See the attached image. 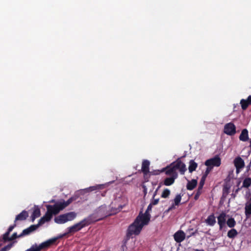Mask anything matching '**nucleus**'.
Returning a JSON list of instances; mask_svg holds the SVG:
<instances>
[{"label": "nucleus", "mask_w": 251, "mask_h": 251, "mask_svg": "<svg viewBox=\"0 0 251 251\" xmlns=\"http://www.w3.org/2000/svg\"><path fill=\"white\" fill-rule=\"evenodd\" d=\"M110 216L107 206L103 204L97 208L94 213L89 215L87 218L92 224Z\"/></svg>", "instance_id": "f257e3e1"}, {"label": "nucleus", "mask_w": 251, "mask_h": 251, "mask_svg": "<svg viewBox=\"0 0 251 251\" xmlns=\"http://www.w3.org/2000/svg\"><path fill=\"white\" fill-rule=\"evenodd\" d=\"M148 224L145 223L144 220L141 218V216H138L134 222L129 226L126 233L127 237L129 238L132 235L139 234L143 227Z\"/></svg>", "instance_id": "f03ea898"}, {"label": "nucleus", "mask_w": 251, "mask_h": 251, "mask_svg": "<svg viewBox=\"0 0 251 251\" xmlns=\"http://www.w3.org/2000/svg\"><path fill=\"white\" fill-rule=\"evenodd\" d=\"M74 200L73 197L69 199L67 201H59L52 205H47V210L49 211L52 215H57L61 210H62L68 206Z\"/></svg>", "instance_id": "7ed1b4c3"}, {"label": "nucleus", "mask_w": 251, "mask_h": 251, "mask_svg": "<svg viewBox=\"0 0 251 251\" xmlns=\"http://www.w3.org/2000/svg\"><path fill=\"white\" fill-rule=\"evenodd\" d=\"M91 223L89 221V220L87 217L84 218L82 220L80 221L79 222L75 224L73 226H70L67 228L68 232L65 233L62 235H59L58 237L53 238L52 239L57 238L56 240L59 238H62L66 236V235L70 233H74L77 231L80 230L83 227L88 226L91 225Z\"/></svg>", "instance_id": "20e7f679"}, {"label": "nucleus", "mask_w": 251, "mask_h": 251, "mask_svg": "<svg viewBox=\"0 0 251 251\" xmlns=\"http://www.w3.org/2000/svg\"><path fill=\"white\" fill-rule=\"evenodd\" d=\"M56 239H50L38 245L37 244L33 245L29 249L25 251H41L42 250H46L50 248L56 241Z\"/></svg>", "instance_id": "39448f33"}, {"label": "nucleus", "mask_w": 251, "mask_h": 251, "mask_svg": "<svg viewBox=\"0 0 251 251\" xmlns=\"http://www.w3.org/2000/svg\"><path fill=\"white\" fill-rule=\"evenodd\" d=\"M125 206V204H122L120 203V200L115 199L110 204L107 206L110 215L116 214L121 211L123 208Z\"/></svg>", "instance_id": "423d86ee"}, {"label": "nucleus", "mask_w": 251, "mask_h": 251, "mask_svg": "<svg viewBox=\"0 0 251 251\" xmlns=\"http://www.w3.org/2000/svg\"><path fill=\"white\" fill-rule=\"evenodd\" d=\"M172 166H173L176 172L178 170L181 175H184L187 170L186 165L181 161L180 158H178L172 163Z\"/></svg>", "instance_id": "0eeeda50"}, {"label": "nucleus", "mask_w": 251, "mask_h": 251, "mask_svg": "<svg viewBox=\"0 0 251 251\" xmlns=\"http://www.w3.org/2000/svg\"><path fill=\"white\" fill-rule=\"evenodd\" d=\"M221 164V160L218 155H216L214 157L207 160L205 162V165L207 167H219Z\"/></svg>", "instance_id": "6e6552de"}, {"label": "nucleus", "mask_w": 251, "mask_h": 251, "mask_svg": "<svg viewBox=\"0 0 251 251\" xmlns=\"http://www.w3.org/2000/svg\"><path fill=\"white\" fill-rule=\"evenodd\" d=\"M152 205L150 203L146 210L144 214L142 213L141 212L138 216H141V218L144 220L145 223H149L150 221L151 215L149 213L150 211L151 210Z\"/></svg>", "instance_id": "1a4fd4ad"}, {"label": "nucleus", "mask_w": 251, "mask_h": 251, "mask_svg": "<svg viewBox=\"0 0 251 251\" xmlns=\"http://www.w3.org/2000/svg\"><path fill=\"white\" fill-rule=\"evenodd\" d=\"M162 172H165L167 175L174 176L176 175V177L178 176L177 173L175 171L173 166H172V163L166 167L162 169Z\"/></svg>", "instance_id": "9d476101"}, {"label": "nucleus", "mask_w": 251, "mask_h": 251, "mask_svg": "<svg viewBox=\"0 0 251 251\" xmlns=\"http://www.w3.org/2000/svg\"><path fill=\"white\" fill-rule=\"evenodd\" d=\"M224 132L229 135H232L235 133V126L233 124L229 123L226 124L224 127Z\"/></svg>", "instance_id": "9b49d317"}, {"label": "nucleus", "mask_w": 251, "mask_h": 251, "mask_svg": "<svg viewBox=\"0 0 251 251\" xmlns=\"http://www.w3.org/2000/svg\"><path fill=\"white\" fill-rule=\"evenodd\" d=\"M150 162L148 160H144L142 163V168L141 170L144 174V177L145 178L146 176L150 172Z\"/></svg>", "instance_id": "f8f14e48"}, {"label": "nucleus", "mask_w": 251, "mask_h": 251, "mask_svg": "<svg viewBox=\"0 0 251 251\" xmlns=\"http://www.w3.org/2000/svg\"><path fill=\"white\" fill-rule=\"evenodd\" d=\"M175 240L177 243H181L185 238V234L182 230H178L174 235Z\"/></svg>", "instance_id": "ddd939ff"}, {"label": "nucleus", "mask_w": 251, "mask_h": 251, "mask_svg": "<svg viewBox=\"0 0 251 251\" xmlns=\"http://www.w3.org/2000/svg\"><path fill=\"white\" fill-rule=\"evenodd\" d=\"M233 177V171L230 172L228 176L225 179L226 184L224 186L223 191L224 193H227L228 191L230 188V181L231 178H232Z\"/></svg>", "instance_id": "4468645a"}, {"label": "nucleus", "mask_w": 251, "mask_h": 251, "mask_svg": "<svg viewBox=\"0 0 251 251\" xmlns=\"http://www.w3.org/2000/svg\"><path fill=\"white\" fill-rule=\"evenodd\" d=\"M37 229V228L36 227L35 225H32L28 228L23 230L22 232L19 235V237H23L25 235H29L32 232L35 231Z\"/></svg>", "instance_id": "2eb2a0df"}, {"label": "nucleus", "mask_w": 251, "mask_h": 251, "mask_svg": "<svg viewBox=\"0 0 251 251\" xmlns=\"http://www.w3.org/2000/svg\"><path fill=\"white\" fill-rule=\"evenodd\" d=\"M218 223L220 226V228L222 229L225 226L226 223V215L224 213H222L218 217Z\"/></svg>", "instance_id": "dca6fc26"}, {"label": "nucleus", "mask_w": 251, "mask_h": 251, "mask_svg": "<svg viewBox=\"0 0 251 251\" xmlns=\"http://www.w3.org/2000/svg\"><path fill=\"white\" fill-rule=\"evenodd\" d=\"M28 217V212L25 210H23L16 217L14 222L16 223L17 221H23L25 220Z\"/></svg>", "instance_id": "f3484780"}, {"label": "nucleus", "mask_w": 251, "mask_h": 251, "mask_svg": "<svg viewBox=\"0 0 251 251\" xmlns=\"http://www.w3.org/2000/svg\"><path fill=\"white\" fill-rule=\"evenodd\" d=\"M240 104L243 110H246L251 104V96H249L247 100L242 99Z\"/></svg>", "instance_id": "a211bd4d"}, {"label": "nucleus", "mask_w": 251, "mask_h": 251, "mask_svg": "<svg viewBox=\"0 0 251 251\" xmlns=\"http://www.w3.org/2000/svg\"><path fill=\"white\" fill-rule=\"evenodd\" d=\"M41 215L40 209L37 206H34V210L31 216L32 222H34L35 219Z\"/></svg>", "instance_id": "6ab92c4d"}, {"label": "nucleus", "mask_w": 251, "mask_h": 251, "mask_svg": "<svg viewBox=\"0 0 251 251\" xmlns=\"http://www.w3.org/2000/svg\"><path fill=\"white\" fill-rule=\"evenodd\" d=\"M244 160L239 156L236 157V174L239 172V169L244 167Z\"/></svg>", "instance_id": "aec40b11"}, {"label": "nucleus", "mask_w": 251, "mask_h": 251, "mask_svg": "<svg viewBox=\"0 0 251 251\" xmlns=\"http://www.w3.org/2000/svg\"><path fill=\"white\" fill-rule=\"evenodd\" d=\"M239 138L240 141L246 142L249 140L248 131L247 129L245 128L242 130Z\"/></svg>", "instance_id": "412c9836"}, {"label": "nucleus", "mask_w": 251, "mask_h": 251, "mask_svg": "<svg viewBox=\"0 0 251 251\" xmlns=\"http://www.w3.org/2000/svg\"><path fill=\"white\" fill-rule=\"evenodd\" d=\"M54 220L55 223L58 224H63L67 222L64 214L55 217Z\"/></svg>", "instance_id": "4be33fe9"}, {"label": "nucleus", "mask_w": 251, "mask_h": 251, "mask_svg": "<svg viewBox=\"0 0 251 251\" xmlns=\"http://www.w3.org/2000/svg\"><path fill=\"white\" fill-rule=\"evenodd\" d=\"M176 175L175 176H171L169 177L166 178L164 180V184L166 186H170L172 185L174 182L175 179L177 178Z\"/></svg>", "instance_id": "5701e85b"}, {"label": "nucleus", "mask_w": 251, "mask_h": 251, "mask_svg": "<svg viewBox=\"0 0 251 251\" xmlns=\"http://www.w3.org/2000/svg\"><path fill=\"white\" fill-rule=\"evenodd\" d=\"M206 224L210 226H213L216 223V219L214 214L209 215L205 220Z\"/></svg>", "instance_id": "b1692460"}, {"label": "nucleus", "mask_w": 251, "mask_h": 251, "mask_svg": "<svg viewBox=\"0 0 251 251\" xmlns=\"http://www.w3.org/2000/svg\"><path fill=\"white\" fill-rule=\"evenodd\" d=\"M67 222L74 220L76 217V213L75 212H70L64 214Z\"/></svg>", "instance_id": "393cba45"}, {"label": "nucleus", "mask_w": 251, "mask_h": 251, "mask_svg": "<svg viewBox=\"0 0 251 251\" xmlns=\"http://www.w3.org/2000/svg\"><path fill=\"white\" fill-rule=\"evenodd\" d=\"M197 181L196 179H192L191 181H188L186 188L189 190H193L197 186Z\"/></svg>", "instance_id": "a878e982"}, {"label": "nucleus", "mask_w": 251, "mask_h": 251, "mask_svg": "<svg viewBox=\"0 0 251 251\" xmlns=\"http://www.w3.org/2000/svg\"><path fill=\"white\" fill-rule=\"evenodd\" d=\"M198 167V164L193 160H191L189 162L188 170L190 173H192L195 171Z\"/></svg>", "instance_id": "bb28decb"}, {"label": "nucleus", "mask_w": 251, "mask_h": 251, "mask_svg": "<svg viewBox=\"0 0 251 251\" xmlns=\"http://www.w3.org/2000/svg\"><path fill=\"white\" fill-rule=\"evenodd\" d=\"M10 232L6 231L3 235L2 237H0V241L5 243L7 241H10V237H9Z\"/></svg>", "instance_id": "cd10ccee"}, {"label": "nucleus", "mask_w": 251, "mask_h": 251, "mask_svg": "<svg viewBox=\"0 0 251 251\" xmlns=\"http://www.w3.org/2000/svg\"><path fill=\"white\" fill-rule=\"evenodd\" d=\"M182 196L183 195L181 194H178L176 196L175 199L173 200L174 203H175V205L178 206L180 204Z\"/></svg>", "instance_id": "c85d7f7f"}, {"label": "nucleus", "mask_w": 251, "mask_h": 251, "mask_svg": "<svg viewBox=\"0 0 251 251\" xmlns=\"http://www.w3.org/2000/svg\"><path fill=\"white\" fill-rule=\"evenodd\" d=\"M171 194L170 190L168 188H165L162 192L161 197L164 199L168 198Z\"/></svg>", "instance_id": "c756f323"}, {"label": "nucleus", "mask_w": 251, "mask_h": 251, "mask_svg": "<svg viewBox=\"0 0 251 251\" xmlns=\"http://www.w3.org/2000/svg\"><path fill=\"white\" fill-rule=\"evenodd\" d=\"M251 185V178L249 177L246 178L243 182V186L248 188Z\"/></svg>", "instance_id": "7c9ffc66"}, {"label": "nucleus", "mask_w": 251, "mask_h": 251, "mask_svg": "<svg viewBox=\"0 0 251 251\" xmlns=\"http://www.w3.org/2000/svg\"><path fill=\"white\" fill-rule=\"evenodd\" d=\"M52 215L49 212L48 210L47 211L45 214L42 217L47 222L50 221L51 218H52Z\"/></svg>", "instance_id": "2f4dec72"}, {"label": "nucleus", "mask_w": 251, "mask_h": 251, "mask_svg": "<svg viewBox=\"0 0 251 251\" xmlns=\"http://www.w3.org/2000/svg\"><path fill=\"white\" fill-rule=\"evenodd\" d=\"M13 246V243H10L8 244L7 245L2 248L0 250V251H8L12 248V247Z\"/></svg>", "instance_id": "473e14b6"}, {"label": "nucleus", "mask_w": 251, "mask_h": 251, "mask_svg": "<svg viewBox=\"0 0 251 251\" xmlns=\"http://www.w3.org/2000/svg\"><path fill=\"white\" fill-rule=\"evenodd\" d=\"M227 225L230 227H232L234 226L235 225V221L233 218H229L226 222Z\"/></svg>", "instance_id": "72a5a7b5"}, {"label": "nucleus", "mask_w": 251, "mask_h": 251, "mask_svg": "<svg viewBox=\"0 0 251 251\" xmlns=\"http://www.w3.org/2000/svg\"><path fill=\"white\" fill-rule=\"evenodd\" d=\"M245 213L247 216L251 214V202L245 207Z\"/></svg>", "instance_id": "f704fd0d"}, {"label": "nucleus", "mask_w": 251, "mask_h": 251, "mask_svg": "<svg viewBox=\"0 0 251 251\" xmlns=\"http://www.w3.org/2000/svg\"><path fill=\"white\" fill-rule=\"evenodd\" d=\"M162 169L161 170H153L152 171H150L149 173L148 174H149L150 176H156V175H159L161 173H162Z\"/></svg>", "instance_id": "c9c22d12"}, {"label": "nucleus", "mask_w": 251, "mask_h": 251, "mask_svg": "<svg viewBox=\"0 0 251 251\" xmlns=\"http://www.w3.org/2000/svg\"><path fill=\"white\" fill-rule=\"evenodd\" d=\"M227 236L229 238H233L235 236V229L232 228L227 233Z\"/></svg>", "instance_id": "e433bc0d"}, {"label": "nucleus", "mask_w": 251, "mask_h": 251, "mask_svg": "<svg viewBox=\"0 0 251 251\" xmlns=\"http://www.w3.org/2000/svg\"><path fill=\"white\" fill-rule=\"evenodd\" d=\"M47 221L43 218L42 217L38 221V223L37 225H35L37 228H38L39 226L43 225L45 222Z\"/></svg>", "instance_id": "4c0bfd02"}, {"label": "nucleus", "mask_w": 251, "mask_h": 251, "mask_svg": "<svg viewBox=\"0 0 251 251\" xmlns=\"http://www.w3.org/2000/svg\"><path fill=\"white\" fill-rule=\"evenodd\" d=\"M205 176H203L201 178L199 186L198 188L199 189H201L202 188L205 181Z\"/></svg>", "instance_id": "58836bf2"}, {"label": "nucleus", "mask_w": 251, "mask_h": 251, "mask_svg": "<svg viewBox=\"0 0 251 251\" xmlns=\"http://www.w3.org/2000/svg\"><path fill=\"white\" fill-rule=\"evenodd\" d=\"M201 189L198 188L197 192L194 196V199L195 200H197L199 199L200 195L201 194Z\"/></svg>", "instance_id": "ea45409f"}, {"label": "nucleus", "mask_w": 251, "mask_h": 251, "mask_svg": "<svg viewBox=\"0 0 251 251\" xmlns=\"http://www.w3.org/2000/svg\"><path fill=\"white\" fill-rule=\"evenodd\" d=\"M159 201V199H155L154 198V199H153L152 201H151V203L152 205H156L157 204H158Z\"/></svg>", "instance_id": "a19ab883"}, {"label": "nucleus", "mask_w": 251, "mask_h": 251, "mask_svg": "<svg viewBox=\"0 0 251 251\" xmlns=\"http://www.w3.org/2000/svg\"><path fill=\"white\" fill-rule=\"evenodd\" d=\"M18 237H19V235L18 236L17 233L15 232L10 237V241L13 240Z\"/></svg>", "instance_id": "79ce46f5"}, {"label": "nucleus", "mask_w": 251, "mask_h": 251, "mask_svg": "<svg viewBox=\"0 0 251 251\" xmlns=\"http://www.w3.org/2000/svg\"><path fill=\"white\" fill-rule=\"evenodd\" d=\"M16 226V223H14V224L13 225H12V226H10L9 228H8V230L7 231H8V232H11L12 231V230L14 229V228Z\"/></svg>", "instance_id": "37998d69"}, {"label": "nucleus", "mask_w": 251, "mask_h": 251, "mask_svg": "<svg viewBox=\"0 0 251 251\" xmlns=\"http://www.w3.org/2000/svg\"><path fill=\"white\" fill-rule=\"evenodd\" d=\"M212 168H213V167H210V166L207 167L206 170L205 171L204 176L206 177V176L209 173V172L211 171V170H212Z\"/></svg>", "instance_id": "c03bdc74"}, {"label": "nucleus", "mask_w": 251, "mask_h": 251, "mask_svg": "<svg viewBox=\"0 0 251 251\" xmlns=\"http://www.w3.org/2000/svg\"><path fill=\"white\" fill-rule=\"evenodd\" d=\"M160 187H161V186L160 185L159 186H158V187L157 188V189L154 192L153 195V199H154V198H155V196L157 195V191H158V190L160 188Z\"/></svg>", "instance_id": "a18cd8bd"}, {"label": "nucleus", "mask_w": 251, "mask_h": 251, "mask_svg": "<svg viewBox=\"0 0 251 251\" xmlns=\"http://www.w3.org/2000/svg\"><path fill=\"white\" fill-rule=\"evenodd\" d=\"M176 205H175V203L173 202L172 203V204L171 205V206L169 208L168 210L169 211V210H171L172 209H175L176 208Z\"/></svg>", "instance_id": "49530a36"}, {"label": "nucleus", "mask_w": 251, "mask_h": 251, "mask_svg": "<svg viewBox=\"0 0 251 251\" xmlns=\"http://www.w3.org/2000/svg\"><path fill=\"white\" fill-rule=\"evenodd\" d=\"M89 189L91 191H94L95 190L97 189V187L96 186H92V187H90L89 188Z\"/></svg>", "instance_id": "de8ad7c7"}, {"label": "nucleus", "mask_w": 251, "mask_h": 251, "mask_svg": "<svg viewBox=\"0 0 251 251\" xmlns=\"http://www.w3.org/2000/svg\"><path fill=\"white\" fill-rule=\"evenodd\" d=\"M194 251H204V250L203 249H201V250H199V249H195L194 250Z\"/></svg>", "instance_id": "09e8293b"}, {"label": "nucleus", "mask_w": 251, "mask_h": 251, "mask_svg": "<svg viewBox=\"0 0 251 251\" xmlns=\"http://www.w3.org/2000/svg\"><path fill=\"white\" fill-rule=\"evenodd\" d=\"M55 200H51L50 201H49V202H50V203H54V202H55Z\"/></svg>", "instance_id": "8fccbe9b"}, {"label": "nucleus", "mask_w": 251, "mask_h": 251, "mask_svg": "<svg viewBox=\"0 0 251 251\" xmlns=\"http://www.w3.org/2000/svg\"><path fill=\"white\" fill-rule=\"evenodd\" d=\"M233 163L234 164V166H235V159H233Z\"/></svg>", "instance_id": "3c124183"}, {"label": "nucleus", "mask_w": 251, "mask_h": 251, "mask_svg": "<svg viewBox=\"0 0 251 251\" xmlns=\"http://www.w3.org/2000/svg\"><path fill=\"white\" fill-rule=\"evenodd\" d=\"M144 187V192L145 193V194L147 193V192H146V188L145 187V186Z\"/></svg>", "instance_id": "603ef678"}, {"label": "nucleus", "mask_w": 251, "mask_h": 251, "mask_svg": "<svg viewBox=\"0 0 251 251\" xmlns=\"http://www.w3.org/2000/svg\"><path fill=\"white\" fill-rule=\"evenodd\" d=\"M4 243L0 241V247H1Z\"/></svg>", "instance_id": "864d4df0"}, {"label": "nucleus", "mask_w": 251, "mask_h": 251, "mask_svg": "<svg viewBox=\"0 0 251 251\" xmlns=\"http://www.w3.org/2000/svg\"><path fill=\"white\" fill-rule=\"evenodd\" d=\"M236 235H237V234H238V233H237V231H236Z\"/></svg>", "instance_id": "5fc2aeb1"}]
</instances>
